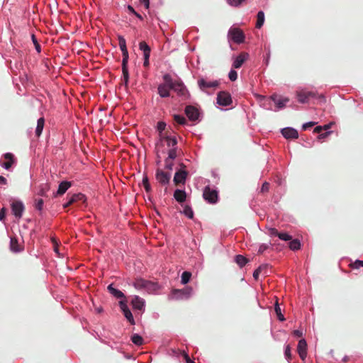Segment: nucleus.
Returning <instances> with one entry per match:
<instances>
[{"instance_id": "nucleus-19", "label": "nucleus", "mask_w": 363, "mask_h": 363, "mask_svg": "<svg viewBox=\"0 0 363 363\" xmlns=\"http://www.w3.org/2000/svg\"><path fill=\"white\" fill-rule=\"evenodd\" d=\"M249 54L247 52H242L237 57L233 58V67L234 69H240L244 62L247 60Z\"/></svg>"}, {"instance_id": "nucleus-62", "label": "nucleus", "mask_w": 363, "mask_h": 363, "mask_svg": "<svg viewBox=\"0 0 363 363\" xmlns=\"http://www.w3.org/2000/svg\"><path fill=\"white\" fill-rule=\"evenodd\" d=\"M142 184H143V186L145 185V184H150L149 178H148L147 175L145 173L143 174Z\"/></svg>"}, {"instance_id": "nucleus-61", "label": "nucleus", "mask_w": 363, "mask_h": 363, "mask_svg": "<svg viewBox=\"0 0 363 363\" xmlns=\"http://www.w3.org/2000/svg\"><path fill=\"white\" fill-rule=\"evenodd\" d=\"M43 130V127L37 125L36 128H35L36 136L39 137L42 134Z\"/></svg>"}, {"instance_id": "nucleus-1", "label": "nucleus", "mask_w": 363, "mask_h": 363, "mask_svg": "<svg viewBox=\"0 0 363 363\" xmlns=\"http://www.w3.org/2000/svg\"><path fill=\"white\" fill-rule=\"evenodd\" d=\"M132 285L137 290L144 289L148 293H152L159 289V286L157 283L141 277L136 278Z\"/></svg>"}, {"instance_id": "nucleus-9", "label": "nucleus", "mask_w": 363, "mask_h": 363, "mask_svg": "<svg viewBox=\"0 0 363 363\" xmlns=\"http://www.w3.org/2000/svg\"><path fill=\"white\" fill-rule=\"evenodd\" d=\"M11 209L12 214L15 216L16 218L20 219L23 213L25 210V206L22 201L16 200L11 203Z\"/></svg>"}, {"instance_id": "nucleus-10", "label": "nucleus", "mask_w": 363, "mask_h": 363, "mask_svg": "<svg viewBox=\"0 0 363 363\" xmlns=\"http://www.w3.org/2000/svg\"><path fill=\"white\" fill-rule=\"evenodd\" d=\"M184 113L191 121H200V111L198 108L194 106L187 105L185 107Z\"/></svg>"}, {"instance_id": "nucleus-13", "label": "nucleus", "mask_w": 363, "mask_h": 363, "mask_svg": "<svg viewBox=\"0 0 363 363\" xmlns=\"http://www.w3.org/2000/svg\"><path fill=\"white\" fill-rule=\"evenodd\" d=\"M3 157L6 162H0V166L6 170H10L11 167L16 163V160L13 154L11 152L4 153Z\"/></svg>"}, {"instance_id": "nucleus-12", "label": "nucleus", "mask_w": 363, "mask_h": 363, "mask_svg": "<svg viewBox=\"0 0 363 363\" xmlns=\"http://www.w3.org/2000/svg\"><path fill=\"white\" fill-rule=\"evenodd\" d=\"M131 306L133 310L143 313L145 309V301L139 296H134L131 301Z\"/></svg>"}, {"instance_id": "nucleus-50", "label": "nucleus", "mask_w": 363, "mask_h": 363, "mask_svg": "<svg viewBox=\"0 0 363 363\" xmlns=\"http://www.w3.org/2000/svg\"><path fill=\"white\" fill-rule=\"evenodd\" d=\"M271 242L269 243H262L259 245V249H258V252L257 253L258 254H262L264 253L267 250H268L271 245Z\"/></svg>"}, {"instance_id": "nucleus-5", "label": "nucleus", "mask_w": 363, "mask_h": 363, "mask_svg": "<svg viewBox=\"0 0 363 363\" xmlns=\"http://www.w3.org/2000/svg\"><path fill=\"white\" fill-rule=\"evenodd\" d=\"M198 86L200 90L203 92H206L208 89H216L220 84V79H216L213 81H207L203 77H200L197 81Z\"/></svg>"}, {"instance_id": "nucleus-44", "label": "nucleus", "mask_w": 363, "mask_h": 363, "mask_svg": "<svg viewBox=\"0 0 363 363\" xmlns=\"http://www.w3.org/2000/svg\"><path fill=\"white\" fill-rule=\"evenodd\" d=\"M278 238L284 241H289L291 240L292 236L286 232H279Z\"/></svg>"}, {"instance_id": "nucleus-56", "label": "nucleus", "mask_w": 363, "mask_h": 363, "mask_svg": "<svg viewBox=\"0 0 363 363\" xmlns=\"http://www.w3.org/2000/svg\"><path fill=\"white\" fill-rule=\"evenodd\" d=\"M164 162H165V169H167L168 170H172L173 167H174V163L172 162H171L170 160H167V159L164 160Z\"/></svg>"}, {"instance_id": "nucleus-63", "label": "nucleus", "mask_w": 363, "mask_h": 363, "mask_svg": "<svg viewBox=\"0 0 363 363\" xmlns=\"http://www.w3.org/2000/svg\"><path fill=\"white\" fill-rule=\"evenodd\" d=\"M143 4L146 9H150V0H139Z\"/></svg>"}, {"instance_id": "nucleus-3", "label": "nucleus", "mask_w": 363, "mask_h": 363, "mask_svg": "<svg viewBox=\"0 0 363 363\" xmlns=\"http://www.w3.org/2000/svg\"><path fill=\"white\" fill-rule=\"evenodd\" d=\"M193 294V289L191 286H185L183 289H172L169 295V300H187Z\"/></svg>"}, {"instance_id": "nucleus-8", "label": "nucleus", "mask_w": 363, "mask_h": 363, "mask_svg": "<svg viewBox=\"0 0 363 363\" xmlns=\"http://www.w3.org/2000/svg\"><path fill=\"white\" fill-rule=\"evenodd\" d=\"M67 201L62 204V207L64 208H66L69 207V206H71L72 204L77 203V202H80V203H84L86 201V197L82 193H77V194H74L71 195L70 196H69V195H67Z\"/></svg>"}, {"instance_id": "nucleus-52", "label": "nucleus", "mask_w": 363, "mask_h": 363, "mask_svg": "<svg viewBox=\"0 0 363 363\" xmlns=\"http://www.w3.org/2000/svg\"><path fill=\"white\" fill-rule=\"evenodd\" d=\"M228 78L231 82H235L238 79V72L234 69H231L228 73Z\"/></svg>"}, {"instance_id": "nucleus-16", "label": "nucleus", "mask_w": 363, "mask_h": 363, "mask_svg": "<svg viewBox=\"0 0 363 363\" xmlns=\"http://www.w3.org/2000/svg\"><path fill=\"white\" fill-rule=\"evenodd\" d=\"M297 101L302 104L308 103L309 98H314L316 96V93L313 91H297L296 92Z\"/></svg>"}, {"instance_id": "nucleus-36", "label": "nucleus", "mask_w": 363, "mask_h": 363, "mask_svg": "<svg viewBox=\"0 0 363 363\" xmlns=\"http://www.w3.org/2000/svg\"><path fill=\"white\" fill-rule=\"evenodd\" d=\"M123 314L124 317L125 318V319L128 321V323L130 325H135V321L134 317H133V313H132L131 311L130 310V308L123 311Z\"/></svg>"}, {"instance_id": "nucleus-46", "label": "nucleus", "mask_w": 363, "mask_h": 363, "mask_svg": "<svg viewBox=\"0 0 363 363\" xmlns=\"http://www.w3.org/2000/svg\"><path fill=\"white\" fill-rule=\"evenodd\" d=\"M31 39L33 45H35V50L37 52L40 53L41 52V47L34 34L31 35Z\"/></svg>"}, {"instance_id": "nucleus-38", "label": "nucleus", "mask_w": 363, "mask_h": 363, "mask_svg": "<svg viewBox=\"0 0 363 363\" xmlns=\"http://www.w3.org/2000/svg\"><path fill=\"white\" fill-rule=\"evenodd\" d=\"M191 273L189 271H184L181 276V284L185 285L188 284L191 279Z\"/></svg>"}, {"instance_id": "nucleus-58", "label": "nucleus", "mask_w": 363, "mask_h": 363, "mask_svg": "<svg viewBox=\"0 0 363 363\" xmlns=\"http://www.w3.org/2000/svg\"><path fill=\"white\" fill-rule=\"evenodd\" d=\"M279 232L275 228H269V234L270 236L278 237Z\"/></svg>"}, {"instance_id": "nucleus-4", "label": "nucleus", "mask_w": 363, "mask_h": 363, "mask_svg": "<svg viewBox=\"0 0 363 363\" xmlns=\"http://www.w3.org/2000/svg\"><path fill=\"white\" fill-rule=\"evenodd\" d=\"M203 197L207 203L215 204L218 201V191L216 189L206 186L203 191Z\"/></svg>"}, {"instance_id": "nucleus-37", "label": "nucleus", "mask_w": 363, "mask_h": 363, "mask_svg": "<svg viewBox=\"0 0 363 363\" xmlns=\"http://www.w3.org/2000/svg\"><path fill=\"white\" fill-rule=\"evenodd\" d=\"M182 213H183L186 217H187L189 219H192L194 218V211L192 208L189 206L186 205L182 211Z\"/></svg>"}, {"instance_id": "nucleus-26", "label": "nucleus", "mask_w": 363, "mask_h": 363, "mask_svg": "<svg viewBox=\"0 0 363 363\" xmlns=\"http://www.w3.org/2000/svg\"><path fill=\"white\" fill-rule=\"evenodd\" d=\"M169 88L162 84H159L157 87V93L161 98H167L169 96Z\"/></svg>"}, {"instance_id": "nucleus-17", "label": "nucleus", "mask_w": 363, "mask_h": 363, "mask_svg": "<svg viewBox=\"0 0 363 363\" xmlns=\"http://www.w3.org/2000/svg\"><path fill=\"white\" fill-rule=\"evenodd\" d=\"M281 133L286 139H296L298 138V130L292 127H286L281 128Z\"/></svg>"}, {"instance_id": "nucleus-29", "label": "nucleus", "mask_w": 363, "mask_h": 363, "mask_svg": "<svg viewBox=\"0 0 363 363\" xmlns=\"http://www.w3.org/2000/svg\"><path fill=\"white\" fill-rule=\"evenodd\" d=\"M269 265L267 264H261L259 265L254 272L252 274L253 278L255 280H257L259 279V276L262 272L264 270H266L264 272L265 274H267V269H268Z\"/></svg>"}, {"instance_id": "nucleus-20", "label": "nucleus", "mask_w": 363, "mask_h": 363, "mask_svg": "<svg viewBox=\"0 0 363 363\" xmlns=\"http://www.w3.org/2000/svg\"><path fill=\"white\" fill-rule=\"evenodd\" d=\"M297 351L300 358L304 360L307 355V342L305 339H301L298 341Z\"/></svg>"}, {"instance_id": "nucleus-14", "label": "nucleus", "mask_w": 363, "mask_h": 363, "mask_svg": "<svg viewBox=\"0 0 363 363\" xmlns=\"http://www.w3.org/2000/svg\"><path fill=\"white\" fill-rule=\"evenodd\" d=\"M270 99L275 104L277 107L276 111H279L285 108L286 104L289 101V98L279 96L277 94L272 95Z\"/></svg>"}, {"instance_id": "nucleus-15", "label": "nucleus", "mask_w": 363, "mask_h": 363, "mask_svg": "<svg viewBox=\"0 0 363 363\" xmlns=\"http://www.w3.org/2000/svg\"><path fill=\"white\" fill-rule=\"evenodd\" d=\"M155 178L160 184L165 186L169 183L171 174L169 172H164L162 169H158L156 171Z\"/></svg>"}, {"instance_id": "nucleus-49", "label": "nucleus", "mask_w": 363, "mask_h": 363, "mask_svg": "<svg viewBox=\"0 0 363 363\" xmlns=\"http://www.w3.org/2000/svg\"><path fill=\"white\" fill-rule=\"evenodd\" d=\"M151 52H146L143 53V66L145 67H148L150 65V56Z\"/></svg>"}, {"instance_id": "nucleus-33", "label": "nucleus", "mask_w": 363, "mask_h": 363, "mask_svg": "<svg viewBox=\"0 0 363 363\" xmlns=\"http://www.w3.org/2000/svg\"><path fill=\"white\" fill-rule=\"evenodd\" d=\"M163 140H166L167 146L171 148H177V139L176 137H172L166 135L163 138Z\"/></svg>"}, {"instance_id": "nucleus-34", "label": "nucleus", "mask_w": 363, "mask_h": 363, "mask_svg": "<svg viewBox=\"0 0 363 363\" xmlns=\"http://www.w3.org/2000/svg\"><path fill=\"white\" fill-rule=\"evenodd\" d=\"M130 340L132 342L137 346H140L144 343L143 337L138 333L133 334L130 337Z\"/></svg>"}, {"instance_id": "nucleus-60", "label": "nucleus", "mask_w": 363, "mask_h": 363, "mask_svg": "<svg viewBox=\"0 0 363 363\" xmlns=\"http://www.w3.org/2000/svg\"><path fill=\"white\" fill-rule=\"evenodd\" d=\"M269 189V183L267 182H264L261 187V192H266L268 191Z\"/></svg>"}, {"instance_id": "nucleus-18", "label": "nucleus", "mask_w": 363, "mask_h": 363, "mask_svg": "<svg viewBox=\"0 0 363 363\" xmlns=\"http://www.w3.org/2000/svg\"><path fill=\"white\" fill-rule=\"evenodd\" d=\"M72 186V182L67 180L62 181L58 185L57 190L53 194L55 197L62 196Z\"/></svg>"}, {"instance_id": "nucleus-30", "label": "nucleus", "mask_w": 363, "mask_h": 363, "mask_svg": "<svg viewBox=\"0 0 363 363\" xmlns=\"http://www.w3.org/2000/svg\"><path fill=\"white\" fill-rule=\"evenodd\" d=\"M264 50H265L266 53L263 56V63L266 66H268L269 63V61H270V57H271V48H270V45L269 44H267V43L264 44Z\"/></svg>"}, {"instance_id": "nucleus-21", "label": "nucleus", "mask_w": 363, "mask_h": 363, "mask_svg": "<svg viewBox=\"0 0 363 363\" xmlns=\"http://www.w3.org/2000/svg\"><path fill=\"white\" fill-rule=\"evenodd\" d=\"M128 60L122 59V73H123V83L125 86L129 84V71L128 67Z\"/></svg>"}, {"instance_id": "nucleus-28", "label": "nucleus", "mask_w": 363, "mask_h": 363, "mask_svg": "<svg viewBox=\"0 0 363 363\" xmlns=\"http://www.w3.org/2000/svg\"><path fill=\"white\" fill-rule=\"evenodd\" d=\"M162 79H163L164 83H162V84L166 86H168L169 89L173 87L174 84L177 82V81H174L171 74L169 73L164 74L162 76Z\"/></svg>"}, {"instance_id": "nucleus-57", "label": "nucleus", "mask_w": 363, "mask_h": 363, "mask_svg": "<svg viewBox=\"0 0 363 363\" xmlns=\"http://www.w3.org/2000/svg\"><path fill=\"white\" fill-rule=\"evenodd\" d=\"M6 216V209L4 207L0 210V221L4 222Z\"/></svg>"}, {"instance_id": "nucleus-39", "label": "nucleus", "mask_w": 363, "mask_h": 363, "mask_svg": "<svg viewBox=\"0 0 363 363\" xmlns=\"http://www.w3.org/2000/svg\"><path fill=\"white\" fill-rule=\"evenodd\" d=\"M174 121L179 125H185L187 124V121L184 116L179 114L173 115Z\"/></svg>"}, {"instance_id": "nucleus-51", "label": "nucleus", "mask_w": 363, "mask_h": 363, "mask_svg": "<svg viewBox=\"0 0 363 363\" xmlns=\"http://www.w3.org/2000/svg\"><path fill=\"white\" fill-rule=\"evenodd\" d=\"M43 205H44L43 199H39L35 201L34 206L36 210L41 211L43 210Z\"/></svg>"}, {"instance_id": "nucleus-22", "label": "nucleus", "mask_w": 363, "mask_h": 363, "mask_svg": "<svg viewBox=\"0 0 363 363\" xmlns=\"http://www.w3.org/2000/svg\"><path fill=\"white\" fill-rule=\"evenodd\" d=\"M172 355L177 358H179L181 356H182L186 363H195V362L190 358L189 354L184 350L172 349Z\"/></svg>"}, {"instance_id": "nucleus-40", "label": "nucleus", "mask_w": 363, "mask_h": 363, "mask_svg": "<svg viewBox=\"0 0 363 363\" xmlns=\"http://www.w3.org/2000/svg\"><path fill=\"white\" fill-rule=\"evenodd\" d=\"M274 311L279 321L283 322L285 320L284 315L282 314L281 308L277 301L274 304Z\"/></svg>"}, {"instance_id": "nucleus-48", "label": "nucleus", "mask_w": 363, "mask_h": 363, "mask_svg": "<svg viewBox=\"0 0 363 363\" xmlns=\"http://www.w3.org/2000/svg\"><path fill=\"white\" fill-rule=\"evenodd\" d=\"M118 305H119L120 309H121L122 313L123 311H125V310L129 309V308L128 306V304H127V301H126L125 298H123V299L120 300L119 302H118Z\"/></svg>"}, {"instance_id": "nucleus-42", "label": "nucleus", "mask_w": 363, "mask_h": 363, "mask_svg": "<svg viewBox=\"0 0 363 363\" xmlns=\"http://www.w3.org/2000/svg\"><path fill=\"white\" fill-rule=\"evenodd\" d=\"M139 49L143 53L146 52H151V48L145 41H141L139 43Z\"/></svg>"}, {"instance_id": "nucleus-47", "label": "nucleus", "mask_w": 363, "mask_h": 363, "mask_svg": "<svg viewBox=\"0 0 363 363\" xmlns=\"http://www.w3.org/2000/svg\"><path fill=\"white\" fill-rule=\"evenodd\" d=\"M128 10L129 11L130 13H132L133 14L134 16H135L138 19L140 20H143V18L141 14H140L138 12H137L135 9L131 6V5H128Z\"/></svg>"}, {"instance_id": "nucleus-64", "label": "nucleus", "mask_w": 363, "mask_h": 363, "mask_svg": "<svg viewBox=\"0 0 363 363\" xmlns=\"http://www.w3.org/2000/svg\"><path fill=\"white\" fill-rule=\"evenodd\" d=\"M293 334L295 337H301L303 335V333L301 330H294L293 331Z\"/></svg>"}, {"instance_id": "nucleus-32", "label": "nucleus", "mask_w": 363, "mask_h": 363, "mask_svg": "<svg viewBox=\"0 0 363 363\" xmlns=\"http://www.w3.org/2000/svg\"><path fill=\"white\" fill-rule=\"evenodd\" d=\"M301 247V241L298 238H295V239H292L291 240H289V247L290 248L291 250L292 251H296L298 250H299Z\"/></svg>"}, {"instance_id": "nucleus-27", "label": "nucleus", "mask_w": 363, "mask_h": 363, "mask_svg": "<svg viewBox=\"0 0 363 363\" xmlns=\"http://www.w3.org/2000/svg\"><path fill=\"white\" fill-rule=\"evenodd\" d=\"M166 126H167V124L164 121H159L157 123V130L159 132V134H160V138L157 143V145H159V143H162L163 138L164 137L162 135V132L165 130Z\"/></svg>"}, {"instance_id": "nucleus-23", "label": "nucleus", "mask_w": 363, "mask_h": 363, "mask_svg": "<svg viewBox=\"0 0 363 363\" xmlns=\"http://www.w3.org/2000/svg\"><path fill=\"white\" fill-rule=\"evenodd\" d=\"M107 289L108 292L116 298L123 299L125 298V294L121 290L115 288L113 284H109Z\"/></svg>"}, {"instance_id": "nucleus-43", "label": "nucleus", "mask_w": 363, "mask_h": 363, "mask_svg": "<svg viewBox=\"0 0 363 363\" xmlns=\"http://www.w3.org/2000/svg\"><path fill=\"white\" fill-rule=\"evenodd\" d=\"M246 0H226L228 5L233 7H239Z\"/></svg>"}, {"instance_id": "nucleus-55", "label": "nucleus", "mask_w": 363, "mask_h": 363, "mask_svg": "<svg viewBox=\"0 0 363 363\" xmlns=\"http://www.w3.org/2000/svg\"><path fill=\"white\" fill-rule=\"evenodd\" d=\"M351 267L353 269H359L363 267V260L356 259L352 264Z\"/></svg>"}, {"instance_id": "nucleus-45", "label": "nucleus", "mask_w": 363, "mask_h": 363, "mask_svg": "<svg viewBox=\"0 0 363 363\" xmlns=\"http://www.w3.org/2000/svg\"><path fill=\"white\" fill-rule=\"evenodd\" d=\"M177 148H170L168 150V156L166 159L170 160H174L177 156Z\"/></svg>"}, {"instance_id": "nucleus-25", "label": "nucleus", "mask_w": 363, "mask_h": 363, "mask_svg": "<svg viewBox=\"0 0 363 363\" xmlns=\"http://www.w3.org/2000/svg\"><path fill=\"white\" fill-rule=\"evenodd\" d=\"M234 261L240 268H242L250 262L247 258L242 255H235L234 257Z\"/></svg>"}, {"instance_id": "nucleus-7", "label": "nucleus", "mask_w": 363, "mask_h": 363, "mask_svg": "<svg viewBox=\"0 0 363 363\" xmlns=\"http://www.w3.org/2000/svg\"><path fill=\"white\" fill-rule=\"evenodd\" d=\"M216 103L220 106H228L233 104L231 94L227 91L218 92Z\"/></svg>"}, {"instance_id": "nucleus-31", "label": "nucleus", "mask_w": 363, "mask_h": 363, "mask_svg": "<svg viewBox=\"0 0 363 363\" xmlns=\"http://www.w3.org/2000/svg\"><path fill=\"white\" fill-rule=\"evenodd\" d=\"M265 17L264 13L263 11H259L257 14V22H256V28L259 29L262 27L264 23Z\"/></svg>"}, {"instance_id": "nucleus-11", "label": "nucleus", "mask_w": 363, "mask_h": 363, "mask_svg": "<svg viewBox=\"0 0 363 363\" xmlns=\"http://www.w3.org/2000/svg\"><path fill=\"white\" fill-rule=\"evenodd\" d=\"M180 169L177 171L174 174L173 182L175 184H182L186 182L188 172L185 169L186 166L183 164H180Z\"/></svg>"}, {"instance_id": "nucleus-35", "label": "nucleus", "mask_w": 363, "mask_h": 363, "mask_svg": "<svg viewBox=\"0 0 363 363\" xmlns=\"http://www.w3.org/2000/svg\"><path fill=\"white\" fill-rule=\"evenodd\" d=\"M10 250L13 252L18 253L22 251L21 248L18 247V242L17 239L11 238L10 239Z\"/></svg>"}, {"instance_id": "nucleus-54", "label": "nucleus", "mask_w": 363, "mask_h": 363, "mask_svg": "<svg viewBox=\"0 0 363 363\" xmlns=\"http://www.w3.org/2000/svg\"><path fill=\"white\" fill-rule=\"evenodd\" d=\"M316 123H317L315 121H308V122L304 123L302 125L301 128L303 130H306L308 128L313 127L315 125H316Z\"/></svg>"}, {"instance_id": "nucleus-2", "label": "nucleus", "mask_w": 363, "mask_h": 363, "mask_svg": "<svg viewBox=\"0 0 363 363\" xmlns=\"http://www.w3.org/2000/svg\"><path fill=\"white\" fill-rule=\"evenodd\" d=\"M227 38L230 44L231 42H233L238 45H240L245 42V34L240 28L233 25L229 28Z\"/></svg>"}, {"instance_id": "nucleus-59", "label": "nucleus", "mask_w": 363, "mask_h": 363, "mask_svg": "<svg viewBox=\"0 0 363 363\" xmlns=\"http://www.w3.org/2000/svg\"><path fill=\"white\" fill-rule=\"evenodd\" d=\"M332 133V131L331 130H328V131H325V133H320L318 136V140H322V139H324L325 138H327L329 135H330Z\"/></svg>"}, {"instance_id": "nucleus-41", "label": "nucleus", "mask_w": 363, "mask_h": 363, "mask_svg": "<svg viewBox=\"0 0 363 363\" xmlns=\"http://www.w3.org/2000/svg\"><path fill=\"white\" fill-rule=\"evenodd\" d=\"M118 45L121 51L127 50L126 41L123 35H118Z\"/></svg>"}, {"instance_id": "nucleus-53", "label": "nucleus", "mask_w": 363, "mask_h": 363, "mask_svg": "<svg viewBox=\"0 0 363 363\" xmlns=\"http://www.w3.org/2000/svg\"><path fill=\"white\" fill-rule=\"evenodd\" d=\"M284 356L288 361H289L291 359V347L289 345L285 346Z\"/></svg>"}, {"instance_id": "nucleus-24", "label": "nucleus", "mask_w": 363, "mask_h": 363, "mask_svg": "<svg viewBox=\"0 0 363 363\" xmlns=\"http://www.w3.org/2000/svg\"><path fill=\"white\" fill-rule=\"evenodd\" d=\"M174 198L178 203H184L186 199V193L185 190L177 189L174 192Z\"/></svg>"}, {"instance_id": "nucleus-6", "label": "nucleus", "mask_w": 363, "mask_h": 363, "mask_svg": "<svg viewBox=\"0 0 363 363\" xmlns=\"http://www.w3.org/2000/svg\"><path fill=\"white\" fill-rule=\"evenodd\" d=\"M170 89L174 91L179 97L186 100L190 98V93L184 82L181 80L177 81Z\"/></svg>"}]
</instances>
